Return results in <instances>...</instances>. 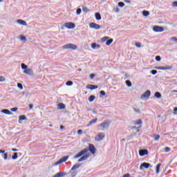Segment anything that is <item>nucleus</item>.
<instances>
[{"label": "nucleus", "mask_w": 177, "mask_h": 177, "mask_svg": "<svg viewBox=\"0 0 177 177\" xmlns=\"http://www.w3.org/2000/svg\"><path fill=\"white\" fill-rule=\"evenodd\" d=\"M151 167L150 163L147 162H143L142 164L140 165V169H143V168H146V169H149V167Z\"/></svg>", "instance_id": "obj_12"}, {"label": "nucleus", "mask_w": 177, "mask_h": 177, "mask_svg": "<svg viewBox=\"0 0 177 177\" xmlns=\"http://www.w3.org/2000/svg\"><path fill=\"white\" fill-rule=\"evenodd\" d=\"M80 167H81V165H80V164H75V165H73V167L71 168V171H75V169H78V168H80Z\"/></svg>", "instance_id": "obj_21"}, {"label": "nucleus", "mask_w": 177, "mask_h": 177, "mask_svg": "<svg viewBox=\"0 0 177 177\" xmlns=\"http://www.w3.org/2000/svg\"><path fill=\"white\" fill-rule=\"evenodd\" d=\"M0 153H1V154L5 153V150H1V149H0Z\"/></svg>", "instance_id": "obj_56"}, {"label": "nucleus", "mask_w": 177, "mask_h": 177, "mask_svg": "<svg viewBox=\"0 0 177 177\" xmlns=\"http://www.w3.org/2000/svg\"><path fill=\"white\" fill-rule=\"evenodd\" d=\"M174 115H177V107H175L174 109Z\"/></svg>", "instance_id": "obj_51"}, {"label": "nucleus", "mask_w": 177, "mask_h": 177, "mask_svg": "<svg viewBox=\"0 0 177 177\" xmlns=\"http://www.w3.org/2000/svg\"><path fill=\"white\" fill-rule=\"evenodd\" d=\"M155 97H157V99H160L161 97V93H160V92L155 93Z\"/></svg>", "instance_id": "obj_30"}, {"label": "nucleus", "mask_w": 177, "mask_h": 177, "mask_svg": "<svg viewBox=\"0 0 177 177\" xmlns=\"http://www.w3.org/2000/svg\"><path fill=\"white\" fill-rule=\"evenodd\" d=\"M66 175H67L66 172H59L57 173L55 176H53V177H63V176H66Z\"/></svg>", "instance_id": "obj_14"}, {"label": "nucleus", "mask_w": 177, "mask_h": 177, "mask_svg": "<svg viewBox=\"0 0 177 177\" xmlns=\"http://www.w3.org/2000/svg\"><path fill=\"white\" fill-rule=\"evenodd\" d=\"M89 27L90 28H93L94 30H100V28H102V26H100V25L93 22L89 24Z\"/></svg>", "instance_id": "obj_9"}, {"label": "nucleus", "mask_w": 177, "mask_h": 177, "mask_svg": "<svg viewBox=\"0 0 177 177\" xmlns=\"http://www.w3.org/2000/svg\"><path fill=\"white\" fill-rule=\"evenodd\" d=\"M68 160V156H64L59 160H58L54 164V167H56V165H59V164H62L63 162H66V161H67Z\"/></svg>", "instance_id": "obj_7"}, {"label": "nucleus", "mask_w": 177, "mask_h": 177, "mask_svg": "<svg viewBox=\"0 0 177 177\" xmlns=\"http://www.w3.org/2000/svg\"><path fill=\"white\" fill-rule=\"evenodd\" d=\"M161 167V163H158L156 165V174H160V167Z\"/></svg>", "instance_id": "obj_27"}, {"label": "nucleus", "mask_w": 177, "mask_h": 177, "mask_svg": "<svg viewBox=\"0 0 177 177\" xmlns=\"http://www.w3.org/2000/svg\"><path fill=\"white\" fill-rule=\"evenodd\" d=\"M87 151H91V154H95L96 153V148H95V145L90 144L88 146V148H86L83 150H82L80 152L77 153L73 158L75 160H77V158H80L77 162H82V161H85V160H88L89 158V154H86ZM86 154V155H84Z\"/></svg>", "instance_id": "obj_1"}, {"label": "nucleus", "mask_w": 177, "mask_h": 177, "mask_svg": "<svg viewBox=\"0 0 177 177\" xmlns=\"http://www.w3.org/2000/svg\"><path fill=\"white\" fill-rule=\"evenodd\" d=\"M62 49H72V50H75L77 49V45L73 44H68L62 46Z\"/></svg>", "instance_id": "obj_3"}, {"label": "nucleus", "mask_w": 177, "mask_h": 177, "mask_svg": "<svg viewBox=\"0 0 177 177\" xmlns=\"http://www.w3.org/2000/svg\"><path fill=\"white\" fill-rule=\"evenodd\" d=\"M126 84L127 85V86H132V83L129 80L126 81Z\"/></svg>", "instance_id": "obj_36"}, {"label": "nucleus", "mask_w": 177, "mask_h": 177, "mask_svg": "<svg viewBox=\"0 0 177 177\" xmlns=\"http://www.w3.org/2000/svg\"><path fill=\"white\" fill-rule=\"evenodd\" d=\"M115 13H118V12H120V8H118V7H116L115 9H114Z\"/></svg>", "instance_id": "obj_53"}, {"label": "nucleus", "mask_w": 177, "mask_h": 177, "mask_svg": "<svg viewBox=\"0 0 177 177\" xmlns=\"http://www.w3.org/2000/svg\"><path fill=\"white\" fill-rule=\"evenodd\" d=\"M12 151H19V149L13 148L12 149Z\"/></svg>", "instance_id": "obj_57"}, {"label": "nucleus", "mask_w": 177, "mask_h": 177, "mask_svg": "<svg viewBox=\"0 0 177 177\" xmlns=\"http://www.w3.org/2000/svg\"><path fill=\"white\" fill-rule=\"evenodd\" d=\"M133 110L135 113H137V114H140V109L134 108Z\"/></svg>", "instance_id": "obj_38"}, {"label": "nucleus", "mask_w": 177, "mask_h": 177, "mask_svg": "<svg viewBox=\"0 0 177 177\" xmlns=\"http://www.w3.org/2000/svg\"><path fill=\"white\" fill-rule=\"evenodd\" d=\"M17 153H14V156H12V160H17Z\"/></svg>", "instance_id": "obj_37"}, {"label": "nucleus", "mask_w": 177, "mask_h": 177, "mask_svg": "<svg viewBox=\"0 0 177 177\" xmlns=\"http://www.w3.org/2000/svg\"><path fill=\"white\" fill-rule=\"evenodd\" d=\"M17 23L20 24L21 26H27V22L23 19H18L17 20Z\"/></svg>", "instance_id": "obj_16"}, {"label": "nucleus", "mask_w": 177, "mask_h": 177, "mask_svg": "<svg viewBox=\"0 0 177 177\" xmlns=\"http://www.w3.org/2000/svg\"><path fill=\"white\" fill-rule=\"evenodd\" d=\"M49 127H53L52 124H49Z\"/></svg>", "instance_id": "obj_63"}, {"label": "nucleus", "mask_w": 177, "mask_h": 177, "mask_svg": "<svg viewBox=\"0 0 177 177\" xmlns=\"http://www.w3.org/2000/svg\"><path fill=\"white\" fill-rule=\"evenodd\" d=\"M137 132H139V129H137Z\"/></svg>", "instance_id": "obj_64"}, {"label": "nucleus", "mask_w": 177, "mask_h": 177, "mask_svg": "<svg viewBox=\"0 0 177 177\" xmlns=\"http://www.w3.org/2000/svg\"><path fill=\"white\" fill-rule=\"evenodd\" d=\"M32 107H34V106L32 104H29V109L31 110V109H32Z\"/></svg>", "instance_id": "obj_59"}, {"label": "nucleus", "mask_w": 177, "mask_h": 177, "mask_svg": "<svg viewBox=\"0 0 177 177\" xmlns=\"http://www.w3.org/2000/svg\"><path fill=\"white\" fill-rule=\"evenodd\" d=\"M113 44V39H108L106 42V45L110 46Z\"/></svg>", "instance_id": "obj_28"}, {"label": "nucleus", "mask_w": 177, "mask_h": 177, "mask_svg": "<svg viewBox=\"0 0 177 177\" xmlns=\"http://www.w3.org/2000/svg\"><path fill=\"white\" fill-rule=\"evenodd\" d=\"M171 93H177V90H173L171 91Z\"/></svg>", "instance_id": "obj_60"}, {"label": "nucleus", "mask_w": 177, "mask_h": 177, "mask_svg": "<svg viewBox=\"0 0 177 177\" xmlns=\"http://www.w3.org/2000/svg\"><path fill=\"white\" fill-rule=\"evenodd\" d=\"M77 134H78V135H82V129H79V130L77 131Z\"/></svg>", "instance_id": "obj_54"}, {"label": "nucleus", "mask_w": 177, "mask_h": 177, "mask_svg": "<svg viewBox=\"0 0 177 177\" xmlns=\"http://www.w3.org/2000/svg\"><path fill=\"white\" fill-rule=\"evenodd\" d=\"M140 124H142V120H138L134 124L135 125H140Z\"/></svg>", "instance_id": "obj_34"}, {"label": "nucleus", "mask_w": 177, "mask_h": 177, "mask_svg": "<svg viewBox=\"0 0 177 177\" xmlns=\"http://www.w3.org/2000/svg\"><path fill=\"white\" fill-rule=\"evenodd\" d=\"M71 174L72 177H75L78 174V171L75 170H71Z\"/></svg>", "instance_id": "obj_22"}, {"label": "nucleus", "mask_w": 177, "mask_h": 177, "mask_svg": "<svg viewBox=\"0 0 177 177\" xmlns=\"http://www.w3.org/2000/svg\"><path fill=\"white\" fill-rule=\"evenodd\" d=\"M110 124H111V121L105 120L102 123H101L99 126L100 131H106V129H109V127H110Z\"/></svg>", "instance_id": "obj_2"}, {"label": "nucleus", "mask_w": 177, "mask_h": 177, "mask_svg": "<svg viewBox=\"0 0 177 177\" xmlns=\"http://www.w3.org/2000/svg\"><path fill=\"white\" fill-rule=\"evenodd\" d=\"M151 74H152L153 75H156V74H157V71H156V70H152V71H151Z\"/></svg>", "instance_id": "obj_48"}, {"label": "nucleus", "mask_w": 177, "mask_h": 177, "mask_svg": "<svg viewBox=\"0 0 177 177\" xmlns=\"http://www.w3.org/2000/svg\"><path fill=\"white\" fill-rule=\"evenodd\" d=\"M169 151H171V148L168 147H166L165 148V153H169Z\"/></svg>", "instance_id": "obj_33"}, {"label": "nucleus", "mask_w": 177, "mask_h": 177, "mask_svg": "<svg viewBox=\"0 0 177 177\" xmlns=\"http://www.w3.org/2000/svg\"><path fill=\"white\" fill-rule=\"evenodd\" d=\"M82 10L81 8H78L76 11L77 15H81Z\"/></svg>", "instance_id": "obj_49"}, {"label": "nucleus", "mask_w": 177, "mask_h": 177, "mask_svg": "<svg viewBox=\"0 0 177 177\" xmlns=\"http://www.w3.org/2000/svg\"><path fill=\"white\" fill-rule=\"evenodd\" d=\"M151 95V93L149 90H148L143 95H141L140 99L141 100H147L150 97Z\"/></svg>", "instance_id": "obj_4"}, {"label": "nucleus", "mask_w": 177, "mask_h": 177, "mask_svg": "<svg viewBox=\"0 0 177 177\" xmlns=\"http://www.w3.org/2000/svg\"><path fill=\"white\" fill-rule=\"evenodd\" d=\"M86 89H91L93 91V89H97V86L93 84H88L86 86Z\"/></svg>", "instance_id": "obj_15"}, {"label": "nucleus", "mask_w": 177, "mask_h": 177, "mask_svg": "<svg viewBox=\"0 0 177 177\" xmlns=\"http://www.w3.org/2000/svg\"><path fill=\"white\" fill-rule=\"evenodd\" d=\"M17 87L19 88V89H23V84L18 83L17 84Z\"/></svg>", "instance_id": "obj_47"}, {"label": "nucleus", "mask_w": 177, "mask_h": 177, "mask_svg": "<svg viewBox=\"0 0 177 177\" xmlns=\"http://www.w3.org/2000/svg\"><path fill=\"white\" fill-rule=\"evenodd\" d=\"M118 6H120V8H124V6H125V3H124V2H119Z\"/></svg>", "instance_id": "obj_35"}, {"label": "nucleus", "mask_w": 177, "mask_h": 177, "mask_svg": "<svg viewBox=\"0 0 177 177\" xmlns=\"http://www.w3.org/2000/svg\"><path fill=\"white\" fill-rule=\"evenodd\" d=\"M17 110V107H14L11 109V111H16Z\"/></svg>", "instance_id": "obj_55"}, {"label": "nucleus", "mask_w": 177, "mask_h": 177, "mask_svg": "<svg viewBox=\"0 0 177 177\" xmlns=\"http://www.w3.org/2000/svg\"><path fill=\"white\" fill-rule=\"evenodd\" d=\"M82 10H83V12H85L86 13H87V12H88V8H86V6H83Z\"/></svg>", "instance_id": "obj_42"}, {"label": "nucleus", "mask_w": 177, "mask_h": 177, "mask_svg": "<svg viewBox=\"0 0 177 177\" xmlns=\"http://www.w3.org/2000/svg\"><path fill=\"white\" fill-rule=\"evenodd\" d=\"M97 122V118L93 119L90 121L89 124L87 125V127H89L90 125H92V124H96Z\"/></svg>", "instance_id": "obj_24"}, {"label": "nucleus", "mask_w": 177, "mask_h": 177, "mask_svg": "<svg viewBox=\"0 0 177 177\" xmlns=\"http://www.w3.org/2000/svg\"><path fill=\"white\" fill-rule=\"evenodd\" d=\"M4 160H8V153H4V156H3Z\"/></svg>", "instance_id": "obj_52"}, {"label": "nucleus", "mask_w": 177, "mask_h": 177, "mask_svg": "<svg viewBox=\"0 0 177 177\" xmlns=\"http://www.w3.org/2000/svg\"><path fill=\"white\" fill-rule=\"evenodd\" d=\"M156 62H161V57L156 56Z\"/></svg>", "instance_id": "obj_46"}, {"label": "nucleus", "mask_w": 177, "mask_h": 177, "mask_svg": "<svg viewBox=\"0 0 177 177\" xmlns=\"http://www.w3.org/2000/svg\"><path fill=\"white\" fill-rule=\"evenodd\" d=\"M95 99H96V97L95 95H91L88 97V102H90V103H92V102H93V100H95Z\"/></svg>", "instance_id": "obj_26"}, {"label": "nucleus", "mask_w": 177, "mask_h": 177, "mask_svg": "<svg viewBox=\"0 0 177 177\" xmlns=\"http://www.w3.org/2000/svg\"><path fill=\"white\" fill-rule=\"evenodd\" d=\"M139 154L140 157H144V156H148L149 151L147 149H140L139 151Z\"/></svg>", "instance_id": "obj_11"}, {"label": "nucleus", "mask_w": 177, "mask_h": 177, "mask_svg": "<svg viewBox=\"0 0 177 177\" xmlns=\"http://www.w3.org/2000/svg\"><path fill=\"white\" fill-rule=\"evenodd\" d=\"M64 26L68 30H73L75 27V24L73 22H66L64 24Z\"/></svg>", "instance_id": "obj_8"}, {"label": "nucleus", "mask_w": 177, "mask_h": 177, "mask_svg": "<svg viewBox=\"0 0 177 177\" xmlns=\"http://www.w3.org/2000/svg\"><path fill=\"white\" fill-rule=\"evenodd\" d=\"M95 19L96 20H102V16L100 15V13L99 12L95 13Z\"/></svg>", "instance_id": "obj_25"}, {"label": "nucleus", "mask_w": 177, "mask_h": 177, "mask_svg": "<svg viewBox=\"0 0 177 177\" xmlns=\"http://www.w3.org/2000/svg\"><path fill=\"white\" fill-rule=\"evenodd\" d=\"M106 95V92H104V91H101L100 92V97H102L103 96H105Z\"/></svg>", "instance_id": "obj_32"}, {"label": "nucleus", "mask_w": 177, "mask_h": 177, "mask_svg": "<svg viewBox=\"0 0 177 177\" xmlns=\"http://www.w3.org/2000/svg\"><path fill=\"white\" fill-rule=\"evenodd\" d=\"M142 15L143 16L147 17L149 15H150V12H149V11L144 10L142 11Z\"/></svg>", "instance_id": "obj_31"}, {"label": "nucleus", "mask_w": 177, "mask_h": 177, "mask_svg": "<svg viewBox=\"0 0 177 177\" xmlns=\"http://www.w3.org/2000/svg\"><path fill=\"white\" fill-rule=\"evenodd\" d=\"M153 31L155 32H162V31H164V28L161 26H154L153 28Z\"/></svg>", "instance_id": "obj_10"}, {"label": "nucleus", "mask_w": 177, "mask_h": 177, "mask_svg": "<svg viewBox=\"0 0 177 177\" xmlns=\"http://www.w3.org/2000/svg\"><path fill=\"white\" fill-rule=\"evenodd\" d=\"M21 67L24 71V74H30L31 73V68H28V66L25 64H21Z\"/></svg>", "instance_id": "obj_5"}, {"label": "nucleus", "mask_w": 177, "mask_h": 177, "mask_svg": "<svg viewBox=\"0 0 177 177\" xmlns=\"http://www.w3.org/2000/svg\"><path fill=\"white\" fill-rule=\"evenodd\" d=\"M64 128V127L63 125L60 126V129H63Z\"/></svg>", "instance_id": "obj_62"}, {"label": "nucleus", "mask_w": 177, "mask_h": 177, "mask_svg": "<svg viewBox=\"0 0 177 177\" xmlns=\"http://www.w3.org/2000/svg\"><path fill=\"white\" fill-rule=\"evenodd\" d=\"M95 77H96V75L95 73H92L90 75L91 80H93V78H95Z\"/></svg>", "instance_id": "obj_44"}, {"label": "nucleus", "mask_w": 177, "mask_h": 177, "mask_svg": "<svg viewBox=\"0 0 177 177\" xmlns=\"http://www.w3.org/2000/svg\"><path fill=\"white\" fill-rule=\"evenodd\" d=\"M129 176H130L129 174H127L123 176V177H129Z\"/></svg>", "instance_id": "obj_58"}, {"label": "nucleus", "mask_w": 177, "mask_h": 177, "mask_svg": "<svg viewBox=\"0 0 177 177\" xmlns=\"http://www.w3.org/2000/svg\"><path fill=\"white\" fill-rule=\"evenodd\" d=\"M171 6H173V8H177V1H174Z\"/></svg>", "instance_id": "obj_43"}, {"label": "nucleus", "mask_w": 177, "mask_h": 177, "mask_svg": "<svg viewBox=\"0 0 177 177\" xmlns=\"http://www.w3.org/2000/svg\"><path fill=\"white\" fill-rule=\"evenodd\" d=\"M125 2H126L127 3H131V1H130L129 0H126Z\"/></svg>", "instance_id": "obj_61"}, {"label": "nucleus", "mask_w": 177, "mask_h": 177, "mask_svg": "<svg viewBox=\"0 0 177 177\" xmlns=\"http://www.w3.org/2000/svg\"><path fill=\"white\" fill-rule=\"evenodd\" d=\"M66 85H67L68 86H71L73 85V82L68 81L66 83Z\"/></svg>", "instance_id": "obj_39"}, {"label": "nucleus", "mask_w": 177, "mask_h": 177, "mask_svg": "<svg viewBox=\"0 0 177 177\" xmlns=\"http://www.w3.org/2000/svg\"><path fill=\"white\" fill-rule=\"evenodd\" d=\"M136 46L137 48H141L142 47V44L140 43H136Z\"/></svg>", "instance_id": "obj_50"}, {"label": "nucleus", "mask_w": 177, "mask_h": 177, "mask_svg": "<svg viewBox=\"0 0 177 177\" xmlns=\"http://www.w3.org/2000/svg\"><path fill=\"white\" fill-rule=\"evenodd\" d=\"M26 120H27V118L25 115H20L19 120V124H21V121H24Z\"/></svg>", "instance_id": "obj_20"}, {"label": "nucleus", "mask_w": 177, "mask_h": 177, "mask_svg": "<svg viewBox=\"0 0 177 177\" xmlns=\"http://www.w3.org/2000/svg\"><path fill=\"white\" fill-rule=\"evenodd\" d=\"M106 137V134L104 133H99L95 138V140L97 142H100V140H103Z\"/></svg>", "instance_id": "obj_6"}, {"label": "nucleus", "mask_w": 177, "mask_h": 177, "mask_svg": "<svg viewBox=\"0 0 177 177\" xmlns=\"http://www.w3.org/2000/svg\"><path fill=\"white\" fill-rule=\"evenodd\" d=\"M154 140L157 141L160 139V135L155 134L153 136Z\"/></svg>", "instance_id": "obj_29"}, {"label": "nucleus", "mask_w": 177, "mask_h": 177, "mask_svg": "<svg viewBox=\"0 0 177 177\" xmlns=\"http://www.w3.org/2000/svg\"><path fill=\"white\" fill-rule=\"evenodd\" d=\"M1 113H3V114H7L8 115H10V114H12V112L8 109H3L1 111Z\"/></svg>", "instance_id": "obj_18"}, {"label": "nucleus", "mask_w": 177, "mask_h": 177, "mask_svg": "<svg viewBox=\"0 0 177 177\" xmlns=\"http://www.w3.org/2000/svg\"><path fill=\"white\" fill-rule=\"evenodd\" d=\"M107 39H109V37H104L102 38V42H106Z\"/></svg>", "instance_id": "obj_40"}, {"label": "nucleus", "mask_w": 177, "mask_h": 177, "mask_svg": "<svg viewBox=\"0 0 177 177\" xmlns=\"http://www.w3.org/2000/svg\"><path fill=\"white\" fill-rule=\"evenodd\" d=\"M91 48L93 49H100V45L99 44H97L96 43H93L91 44Z\"/></svg>", "instance_id": "obj_19"}, {"label": "nucleus", "mask_w": 177, "mask_h": 177, "mask_svg": "<svg viewBox=\"0 0 177 177\" xmlns=\"http://www.w3.org/2000/svg\"><path fill=\"white\" fill-rule=\"evenodd\" d=\"M19 39L20 41H22V42H26L27 41V38L23 35L19 36Z\"/></svg>", "instance_id": "obj_23"}, {"label": "nucleus", "mask_w": 177, "mask_h": 177, "mask_svg": "<svg viewBox=\"0 0 177 177\" xmlns=\"http://www.w3.org/2000/svg\"><path fill=\"white\" fill-rule=\"evenodd\" d=\"M170 41H174V42H177V38L175 37H173L170 39Z\"/></svg>", "instance_id": "obj_45"}, {"label": "nucleus", "mask_w": 177, "mask_h": 177, "mask_svg": "<svg viewBox=\"0 0 177 177\" xmlns=\"http://www.w3.org/2000/svg\"><path fill=\"white\" fill-rule=\"evenodd\" d=\"M6 79L3 76H0V82H5Z\"/></svg>", "instance_id": "obj_41"}, {"label": "nucleus", "mask_w": 177, "mask_h": 177, "mask_svg": "<svg viewBox=\"0 0 177 177\" xmlns=\"http://www.w3.org/2000/svg\"><path fill=\"white\" fill-rule=\"evenodd\" d=\"M157 70H171L172 66H158L156 67Z\"/></svg>", "instance_id": "obj_13"}, {"label": "nucleus", "mask_w": 177, "mask_h": 177, "mask_svg": "<svg viewBox=\"0 0 177 177\" xmlns=\"http://www.w3.org/2000/svg\"><path fill=\"white\" fill-rule=\"evenodd\" d=\"M57 109H59V110H63L66 109V105H64L63 103H59L57 105Z\"/></svg>", "instance_id": "obj_17"}]
</instances>
